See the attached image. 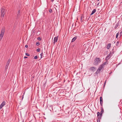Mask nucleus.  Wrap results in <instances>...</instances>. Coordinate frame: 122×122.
I'll return each mask as SVG.
<instances>
[{"mask_svg": "<svg viewBox=\"0 0 122 122\" xmlns=\"http://www.w3.org/2000/svg\"><path fill=\"white\" fill-rule=\"evenodd\" d=\"M101 111L100 112V113L103 114L104 112V110L102 108V107L101 108Z\"/></svg>", "mask_w": 122, "mask_h": 122, "instance_id": "2eb2a0df", "label": "nucleus"}, {"mask_svg": "<svg viewBox=\"0 0 122 122\" xmlns=\"http://www.w3.org/2000/svg\"><path fill=\"white\" fill-rule=\"evenodd\" d=\"M112 73V72H111L109 74H110Z\"/></svg>", "mask_w": 122, "mask_h": 122, "instance_id": "a19ab883", "label": "nucleus"}, {"mask_svg": "<svg viewBox=\"0 0 122 122\" xmlns=\"http://www.w3.org/2000/svg\"><path fill=\"white\" fill-rule=\"evenodd\" d=\"M5 29L4 28H2L1 30V33L0 34V41H1L4 34L5 32Z\"/></svg>", "mask_w": 122, "mask_h": 122, "instance_id": "f03ea898", "label": "nucleus"}, {"mask_svg": "<svg viewBox=\"0 0 122 122\" xmlns=\"http://www.w3.org/2000/svg\"><path fill=\"white\" fill-rule=\"evenodd\" d=\"M39 45H40V43H39V42L38 41V42H36V45L37 46H38Z\"/></svg>", "mask_w": 122, "mask_h": 122, "instance_id": "4be33fe9", "label": "nucleus"}, {"mask_svg": "<svg viewBox=\"0 0 122 122\" xmlns=\"http://www.w3.org/2000/svg\"><path fill=\"white\" fill-rule=\"evenodd\" d=\"M96 11V9H95L92 11L91 13L90 14L91 15H93L94 13H95Z\"/></svg>", "mask_w": 122, "mask_h": 122, "instance_id": "9d476101", "label": "nucleus"}, {"mask_svg": "<svg viewBox=\"0 0 122 122\" xmlns=\"http://www.w3.org/2000/svg\"><path fill=\"white\" fill-rule=\"evenodd\" d=\"M27 57H26V56H25L24 57V58H27Z\"/></svg>", "mask_w": 122, "mask_h": 122, "instance_id": "4c0bfd02", "label": "nucleus"}, {"mask_svg": "<svg viewBox=\"0 0 122 122\" xmlns=\"http://www.w3.org/2000/svg\"><path fill=\"white\" fill-rule=\"evenodd\" d=\"M106 81H107V80H106L104 82V86H105V85L106 83Z\"/></svg>", "mask_w": 122, "mask_h": 122, "instance_id": "2f4dec72", "label": "nucleus"}, {"mask_svg": "<svg viewBox=\"0 0 122 122\" xmlns=\"http://www.w3.org/2000/svg\"><path fill=\"white\" fill-rule=\"evenodd\" d=\"M120 34L121 35H122V30H121V31L120 32Z\"/></svg>", "mask_w": 122, "mask_h": 122, "instance_id": "f704fd0d", "label": "nucleus"}, {"mask_svg": "<svg viewBox=\"0 0 122 122\" xmlns=\"http://www.w3.org/2000/svg\"><path fill=\"white\" fill-rule=\"evenodd\" d=\"M23 96H24V95H23V97H22V98H23Z\"/></svg>", "mask_w": 122, "mask_h": 122, "instance_id": "37998d69", "label": "nucleus"}, {"mask_svg": "<svg viewBox=\"0 0 122 122\" xmlns=\"http://www.w3.org/2000/svg\"><path fill=\"white\" fill-rule=\"evenodd\" d=\"M119 42L118 41H117L116 44V46H119Z\"/></svg>", "mask_w": 122, "mask_h": 122, "instance_id": "5701e85b", "label": "nucleus"}, {"mask_svg": "<svg viewBox=\"0 0 122 122\" xmlns=\"http://www.w3.org/2000/svg\"><path fill=\"white\" fill-rule=\"evenodd\" d=\"M101 70L100 69L98 68V69L97 70V71L95 73L97 74L99 73L100 72V71Z\"/></svg>", "mask_w": 122, "mask_h": 122, "instance_id": "dca6fc26", "label": "nucleus"}, {"mask_svg": "<svg viewBox=\"0 0 122 122\" xmlns=\"http://www.w3.org/2000/svg\"><path fill=\"white\" fill-rule=\"evenodd\" d=\"M99 3V2L98 3V4H97V5H98Z\"/></svg>", "mask_w": 122, "mask_h": 122, "instance_id": "58836bf2", "label": "nucleus"}, {"mask_svg": "<svg viewBox=\"0 0 122 122\" xmlns=\"http://www.w3.org/2000/svg\"><path fill=\"white\" fill-rule=\"evenodd\" d=\"M37 58H38V57L37 56H35L34 57V58L35 59H36Z\"/></svg>", "mask_w": 122, "mask_h": 122, "instance_id": "c85d7f7f", "label": "nucleus"}, {"mask_svg": "<svg viewBox=\"0 0 122 122\" xmlns=\"http://www.w3.org/2000/svg\"><path fill=\"white\" fill-rule=\"evenodd\" d=\"M108 61H106L105 62H104V63L102 64V65H103V66H105L106 65H107L108 64Z\"/></svg>", "mask_w": 122, "mask_h": 122, "instance_id": "f8f14e48", "label": "nucleus"}, {"mask_svg": "<svg viewBox=\"0 0 122 122\" xmlns=\"http://www.w3.org/2000/svg\"><path fill=\"white\" fill-rule=\"evenodd\" d=\"M58 40V37H56L54 38V42H53V43L54 44H54H55V43L56 42H57Z\"/></svg>", "mask_w": 122, "mask_h": 122, "instance_id": "39448f33", "label": "nucleus"}, {"mask_svg": "<svg viewBox=\"0 0 122 122\" xmlns=\"http://www.w3.org/2000/svg\"><path fill=\"white\" fill-rule=\"evenodd\" d=\"M104 66H103V65L102 64L100 66L98 69L101 70L102 69H103L104 68Z\"/></svg>", "mask_w": 122, "mask_h": 122, "instance_id": "9b49d317", "label": "nucleus"}, {"mask_svg": "<svg viewBox=\"0 0 122 122\" xmlns=\"http://www.w3.org/2000/svg\"><path fill=\"white\" fill-rule=\"evenodd\" d=\"M5 101H3L1 104L2 106V107L5 106Z\"/></svg>", "mask_w": 122, "mask_h": 122, "instance_id": "f3484780", "label": "nucleus"}, {"mask_svg": "<svg viewBox=\"0 0 122 122\" xmlns=\"http://www.w3.org/2000/svg\"><path fill=\"white\" fill-rule=\"evenodd\" d=\"M102 113H100V116L99 117H102Z\"/></svg>", "mask_w": 122, "mask_h": 122, "instance_id": "72a5a7b5", "label": "nucleus"}, {"mask_svg": "<svg viewBox=\"0 0 122 122\" xmlns=\"http://www.w3.org/2000/svg\"><path fill=\"white\" fill-rule=\"evenodd\" d=\"M98 118H100V119H101L102 117H97Z\"/></svg>", "mask_w": 122, "mask_h": 122, "instance_id": "e433bc0d", "label": "nucleus"}, {"mask_svg": "<svg viewBox=\"0 0 122 122\" xmlns=\"http://www.w3.org/2000/svg\"><path fill=\"white\" fill-rule=\"evenodd\" d=\"M84 18V16L83 15L81 16V17L80 21L81 22H82L83 21V19Z\"/></svg>", "mask_w": 122, "mask_h": 122, "instance_id": "ddd939ff", "label": "nucleus"}, {"mask_svg": "<svg viewBox=\"0 0 122 122\" xmlns=\"http://www.w3.org/2000/svg\"><path fill=\"white\" fill-rule=\"evenodd\" d=\"M10 59H9L8 60V61H7V65H8L9 66V65L10 63Z\"/></svg>", "mask_w": 122, "mask_h": 122, "instance_id": "6ab92c4d", "label": "nucleus"}, {"mask_svg": "<svg viewBox=\"0 0 122 122\" xmlns=\"http://www.w3.org/2000/svg\"><path fill=\"white\" fill-rule=\"evenodd\" d=\"M121 3H122V2H121Z\"/></svg>", "mask_w": 122, "mask_h": 122, "instance_id": "a18cd8bd", "label": "nucleus"}, {"mask_svg": "<svg viewBox=\"0 0 122 122\" xmlns=\"http://www.w3.org/2000/svg\"><path fill=\"white\" fill-rule=\"evenodd\" d=\"M5 13V10L4 9L2 8L1 10V16L3 17Z\"/></svg>", "mask_w": 122, "mask_h": 122, "instance_id": "7ed1b4c3", "label": "nucleus"}, {"mask_svg": "<svg viewBox=\"0 0 122 122\" xmlns=\"http://www.w3.org/2000/svg\"><path fill=\"white\" fill-rule=\"evenodd\" d=\"M40 48H38L37 49V50L36 51L38 52H39L40 51Z\"/></svg>", "mask_w": 122, "mask_h": 122, "instance_id": "a878e982", "label": "nucleus"}, {"mask_svg": "<svg viewBox=\"0 0 122 122\" xmlns=\"http://www.w3.org/2000/svg\"><path fill=\"white\" fill-rule=\"evenodd\" d=\"M25 47H26V48H27L28 47V46L27 45H25Z\"/></svg>", "mask_w": 122, "mask_h": 122, "instance_id": "c9c22d12", "label": "nucleus"}, {"mask_svg": "<svg viewBox=\"0 0 122 122\" xmlns=\"http://www.w3.org/2000/svg\"><path fill=\"white\" fill-rule=\"evenodd\" d=\"M20 10H19L18 11V13H17V18H18L20 17Z\"/></svg>", "mask_w": 122, "mask_h": 122, "instance_id": "1a4fd4ad", "label": "nucleus"}, {"mask_svg": "<svg viewBox=\"0 0 122 122\" xmlns=\"http://www.w3.org/2000/svg\"><path fill=\"white\" fill-rule=\"evenodd\" d=\"M25 55L27 56H30V55L28 54V53H25Z\"/></svg>", "mask_w": 122, "mask_h": 122, "instance_id": "c756f323", "label": "nucleus"}, {"mask_svg": "<svg viewBox=\"0 0 122 122\" xmlns=\"http://www.w3.org/2000/svg\"><path fill=\"white\" fill-rule=\"evenodd\" d=\"M8 65H6L5 66V70H6L8 68Z\"/></svg>", "mask_w": 122, "mask_h": 122, "instance_id": "b1692460", "label": "nucleus"}, {"mask_svg": "<svg viewBox=\"0 0 122 122\" xmlns=\"http://www.w3.org/2000/svg\"><path fill=\"white\" fill-rule=\"evenodd\" d=\"M118 35H119V33H118L116 35V38H117V37H118Z\"/></svg>", "mask_w": 122, "mask_h": 122, "instance_id": "cd10ccee", "label": "nucleus"}, {"mask_svg": "<svg viewBox=\"0 0 122 122\" xmlns=\"http://www.w3.org/2000/svg\"><path fill=\"white\" fill-rule=\"evenodd\" d=\"M38 40H39V41H41V38L40 37H39L38 38V39H37Z\"/></svg>", "mask_w": 122, "mask_h": 122, "instance_id": "7c9ffc66", "label": "nucleus"}, {"mask_svg": "<svg viewBox=\"0 0 122 122\" xmlns=\"http://www.w3.org/2000/svg\"><path fill=\"white\" fill-rule=\"evenodd\" d=\"M49 11L50 13H51L52 12V10L51 9H50L49 10Z\"/></svg>", "mask_w": 122, "mask_h": 122, "instance_id": "393cba45", "label": "nucleus"}, {"mask_svg": "<svg viewBox=\"0 0 122 122\" xmlns=\"http://www.w3.org/2000/svg\"><path fill=\"white\" fill-rule=\"evenodd\" d=\"M77 36H76L74 37L72 39V40L71 41L72 42H73L74 41L76 40L77 39Z\"/></svg>", "mask_w": 122, "mask_h": 122, "instance_id": "4468645a", "label": "nucleus"}, {"mask_svg": "<svg viewBox=\"0 0 122 122\" xmlns=\"http://www.w3.org/2000/svg\"><path fill=\"white\" fill-rule=\"evenodd\" d=\"M100 118H98L97 120V122H100Z\"/></svg>", "mask_w": 122, "mask_h": 122, "instance_id": "bb28decb", "label": "nucleus"}, {"mask_svg": "<svg viewBox=\"0 0 122 122\" xmlns=\"http://www.w3.org/2000/svg\"><path fill=\"white\" fill-rule=\"evenodd\" d=\"M101 59L99 58H96L95 60L94 64L96 65H98V64L101 62Z\"/></svg>", "mask_w": 122, "mask_h": 122, "instance_id": "f257e3e1", "label": "nucleus"}, {"mask_svg": "<svg viewBox=\"0 0 122 122\" xmlns=\"http://www.w3.org/2000/svg\"><path fill=\"white\" fill-rule=\"evenodd\" d=\"M34 76H33V77L32 76V78H34Z\"/></svg>", "mask_w": 122, "mask_h": 122, "instance_id": "79ce46f5", "label": "nucleus"}, {"mask_svg": "<svg viewBox=\"0 0 122 122\" xmlns=\"http://www.w3.org/2000/svg\"><path fill=\"white\" fill-rule=\"evenodd\" d=\"M52 1H53L54 0H51Z\"/></svg>", "mask_w": 122, "mask_h": 122, "instance_id": "c03bdc74", "label": "nucleus"}, {"mask_svg": "<svg viewBox=\"0 0 122 122\" xmlns=\"http://www.w3.org/2000/svg\"><path fill=\"white\" fill-rule=\"evenodd\" d=\"M100 112H97V117H99L100 116Z\"/></svg>", "mask_w": 122, "mask_h": 122, "instance_id": "aec40b11", "label": "nucleus"}, {"mask_svg": "<svg viewBox=\"0 0 122 122\" xmlns=\"http://www.w3.org/2000/svg\"><path fill=\"white\" fill-rule=\"evenodd\" d=\"M119 25V23H117L115 26V28L116 29Z\"/></svg>", "mask_w": 122, "mask_h": 122, "instance_id": "a211bd4d", "label": "nucleus"}, {"mask_svg": "<svg viewBox=\"0 0 122 122\" xmlns=\"http://www.w3.org/2000/svg\"><path fill=\"white\" fill-rule=\"evenodd\" d=\"M100 102L101 105L102 106L103 103V101L102 98L101 97H100Z\"/></svg>", "mask_w": 122, "mask_h": 122, "instance_id": "423d86ee", "label": "nucleus"}, {"mask_svg": "<svg viewBox=\"0 0 122 122\" xmlns=\"http://www.w3.org/2000/svg\"><path fill=\"white\" fill-rule=\"evenodd\" d=\"M2 106L1 105H0V110L1 109L2 107Z\"/></svg>", "mask_w": 122, "mask_h": 122, "instance_id": "473e14b6", "label": "nucleus"}, {"mask_svg": "<svg viewBox=\"0 0 122 122\" xmlns=\"http://www.w3.org/2000/svg\"><path fill=\"white\" fill-rule=\"evenodd\" d=\"M111 43L108 44L107 46V49H109L111 47Z\"/></svg>", "mask_w": 122, "mask_h": 122, "instance_id": "6e6552de", "label": "nucleus"}, {"mask_svg": "<svg viewBox=\"0 0 122 122\" xmlns=\"http://www.w3.org/2000/svg\"><path fill=\"white\" fill-rule=\"evenodd\" d=\"M111 52H110V53L107 56L106 59V61H107L110 58V57H111Z\"/></svg>", "mask_w": 122, "mask_h": 122, "instance_id": "20e7f679", "label": "nucleus"}, {"mask_svg": "<svg viewBox=\"0 0 122 122\" xmlns=\"http://www.w3.org/2000/svg\"><path fill=\"white\" fill-rule=\"evenodd\" d=\"M99 0H97V1H99Z\"/></svg>", "mask_w": 122, "mask_h": 122, "instance_id": "ea45409f", "label": "nucleus"}, {"mask_svg": "<svg viewBox=\"0 0 122 122\" xmlns=\"http://www.w3.org/2000/svg\"><path fill=\"white\" fill-rule=\"evenodd\" d=\"M90 70L92 71H95L96 70V69L95 67H91L90 68Z\"/></svg>", "mask_w": 122, "mask_h": 122, "instance_id": "0eeeda50", "label": "nucleus"}, {"mask_svg": "<svg viewBox=\"0 0 122 122\" xmlns=\"http://www.w3.org/2000/svg\"><path fill=\"white\" fill-rule=\"evenodd\" d=\"M43 54V52H42L40 54V55L41 56V57H40L41 59L42 58V57Z\"/></svg>", "mask_w": 122, "mask_h": 122, "instance_id": "412c9836", "label": "nucleus"}]
</instances>
